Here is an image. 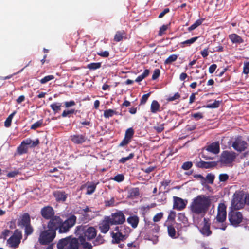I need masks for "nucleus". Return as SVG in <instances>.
Returning a JSON list of instances; mask_svg holds the SVG:
<instances>
[{"mask_svg":"<svg viewBox=\"0 0 249 249\" xmlns=\"http://www.w3.org/2000/svg\"><path fill=\"white\" fill-rule=\"evenodd\" d=\"M212 203V197L204 195L194 198L190 205L191 212L195 214L204 215L206 213Z\"/></svg>","mask_w":249,"mask_h":249,"instance_id":"nucleus-1","label":"nucleus"},{"mask_svg":"<svg viewBox=\"0 0 249 249\" xmlns=\"http://www.w3.org/2000/svg\"><path fill=\"white\" fill-rule=\"evenodd\" d=\"M217 215L216 218L214 226L216 228H219L222 230H225L226 226L222 223L225 220L227 216L226 206L223 203H221L219 204L217 210Z\"/></svg>","mask_w":249,"mask_h":249,"instance_id":"nucleus-2","label":"nucleus"},{"mask_svg":"<svg viewBox=\"0 0 249 249\" xmlns=\"http://www.w3.org/2000/svg\"><path fill=\"white\" fill-rule=\"evenodd\" d=\"M79 243L75 238H66L59 241L57 244L59 249H78Z\"/></svg>","mask_w":249,"mask_h":249,"instance_id":"nucleus-3","label":"nucleus"},{"mask_svg":"<svg viewBox=\"0 0 249 249\" xmlns=\"http://www.w3.org/2000/svg\"><path fill=\"white\" fill-rule=\"evenodd\" d=\"M55 236V231L48 229L40 233L38 241L42 245H47L51 242Z\"/></svg>","mask_w":249,"mask_h":249,"instance_id":"nucleus-4","label":"nucleus"},{"mask_svg":"<svg viewBox=\"0 0 249 249\" xmlns=\"http://www.w3.org/2000/svg\"><path fill=\"white\" fill-rule=\"evenodd\" d=\"M197 226L200 232L204 236H209L212 232L210 229V222L208 219L205 218H202L197 223Z\"/></svg>","mask_w":249,"mask_h":249,"instance_id":"nucleus-5","label":"nucleus"},{"mask_svg":"<svg viewBox=\"0 0 249 249\" xmlns=\"http://www.w3.org/2000/svg\"><path fill=\"white\" fill-rule=\"evenodd\" d=\"M21 238V231L18 230H15L14 234L9 239H8L7 244L9 245V246L11 248H17L20 243Z\"/></svg>","mask_w":249,"mask_h":249,"instance_id":"nucleus-6","label":"nucleus"},{"mask_svg":"<svg viewBox=\"0 0 249 249\" xmlns=\"http://www.w3.org/2000/svg\"><path fill=\"white\" fill-rule=\"evenodd\" d=\"M228 217L231 225L234 227L238 226L243 220L242 213L237 211H231L229 213Z\"/></svg>","mask_w":249,"mask_h":249,"instance_id":"nucleus-7","label":"nucleus"},{"mask_svg":"<svg viewBox=\"0 0 249 249\" xmlns=\"http://www.w3.org/2000/svg\"><path fill=\"white\" fill-rule=\"evenodd\" d=\"M109 218L111 225L122 224L125 220L124 213L121 212H117L112 213L110 216H107Z\"/></svg>","mask_w":249,"mask_h":249,"instance_id":"nucleus-8","label":"nucleus"},{"mask_svg":"<svg viewBox=\"0 0 249 249\" xmlns=\"http://www.w3.org/2000/svg\"><path fill=\"white\" fill-rule=\"evenodd\" d=\"M235 157L234 153L224 151L221 155L220 161L222 164L227 165L231 163L234 160Z\"/></svg>","mask_w":249,"mask_h":249,"instance_id":"nucleus-9","label":"nucleus"},{"mask_svg":"<svg viewBox=\"0 0 249 249\" xmlns=\"http://www.w3.org/2000/svg\"><path fill=\"white\" fill-rule=\"evenodd\" d=\"M76 217L74 215L70 216L63 224L59 230L60 233H64L67 232L70 228L72 227L75 223Z\"/></svg>","mask_w":249,"mask_h":249,"instance_id":"nucleus-10","label":"nucleus"},{"mask_svg":"<svg viewBox=\"0 0 249 249\" xmlns=\"http://www.w3.org/2000/svg\"><path fill=\"white\" fill-rule=\"evenodd\" d=\"M244 195L241 194H235L232 200V207L235 209H239L243 207L244 201L243 200Z\"/></svg>","mask_w":249,"mask_h":249,"instance_id":"nucleus-11","label":"nucleus"},{"mask_svg":"<svg viewBox=\"0 0 249 249\" xmlns=\"http://www.w3.org/2000/svg\"><path fill=\"white\" fill-rule=\"evenodd\" d=\"M62 224L63 220L59 216H55L49 222L48 228L55 231V230L58 228H59V230H60Z\"/></svg>","mask_w":249,"mask_h":249,"instance_id":"nucleus-12","label":"nucleus"},{"mask_svg":"<svg viewBox=\"0 0 249 249\" xmlns=\"http://www.w3.org/2000/svg\"><path fill=\"white\" fill-rule=\"evenodd\" d=\"M124 229V226L116 227L114 231L112 232V237L113 238V242L117 243H119L120 241L123 240L124 235L123 234L122 231Z\"/></svg>","mask_w":249,"mask_h":249,"instance_id":"nucleus-13","label":"nucleus"},{"mask_svg":"<svg viewBox=\"0 0 249 249\" xmlns=\"http://www.w3.org/2000/svg\"><path fill=\"white\" fill-rule=\"evenodd\" d=\"M173 200V208L174 209L181 210L186 207L187 202V201H185L182 198L177 196H174Z\"/></svg>","mask_w":249,"mask_h":249,"instance_id":"nucleus-14","label":"nucleus"},{"mask_svg":"<svg viewBox=\"0 0 249 249\" xmlns=\"http://www.w3.org/2000/svg\"><path fill=\"white\" fill-rule=\"evenodd\" d=\"M232 147L234 149L238 151H243L247 147V143L241 139H237L233 143Z\"/></svg>","mask_w":249,"mask_h":249,"instance_id":"nucleus-15","label":"nucleus"},{"mask_svg":"<svg viewBox=\"0 0 249 249\" xmlns=\"http://www.w3.org/2000/svg\"><path fill=\"white\" fill-rule=\"evenodd\" d=\"M110 220L107 216L105 217L104 219L101 222L99 225V229L101 232L106 233L109 230L110 228Z\"/></svg>","mask_w":249,"mask_h":249,"instance_id":"nucleus-16","label":"nucleus"},{"mask_svg":"<svg viewBox=\"0 0 249 249\" xmlns=\"http://www.w3.org/2000/svg\"><path fill=\"white\" fill-rule=\"evenodd\" d=\"M134 134V131L132 128L127 129L125 132V137L122 142L120 143V146H123L128 144Z\"/></svg>","mask_w":249,"mask_h":249,"instance_id":"nucleus-17","label":"nucleus"},{"mask_svg":"<svg viewBox=\"0 0 249 249\" xmlns=\"http://www.w3.org/2000/svg\"><path fill=\"white\" fill-rule=\"evenodd\" d=\"M96 231L93 227H89L84 231V240H89L95 237Z\"/></svg>","mask_w":249,"mask_h":249,"instance_id":"nucleus-18","label":"nucleus"},{"mask_svg":"<svg viewBox=\"0 0 249 249\" xmlns=\"http://www.w3.org/2000/svg\"><path fill=\"white\" fill-rule=\"evenodd\" d=\"M42 216L46 219H50L54 214V212L53 208L47 206L44 207L41 210Z\"/></svg>","mask_w":249,"mask_h":249,"instance_id":"nucleus-19","label":"nucleus"},{"mask_svg":"<svg viewBox=\"0 0 249 249\" xmlns=\"http://www.w3.org/2000/svg\"><path fill=\"white\" fill-rule=\"evenodd\" d=\"M71 140L74 143L80 144L84 142L86 138L82 135H74L71 136Z\"/></svg>","mask_w":249,"mask_h":249,"instance_id":"nucleus-20","label":"nucleus"},{"mask_svg":"<svg viewBox=\"0 0 249 249\" xmlns=\"http://www.w3.org/2000/svg\"><path fill=\"white\" fill-rule=\"evenodd\" d=\"M207 150L213 154H217L219 152L220 147L218 142H214L210 144L207 148Z\"/></svg>","mask_w":249,"mask_h":249,"instance_id":"nucleus-21","label":"nucleus"},{"mask_svg":"<svg viewBox=\"0 0 249 249\" xmlns=\"http://www.w3.org/2000/svg\"><path fill=\"white\" fill-rule=\"evenodd\" d=\"M30 217L27 213H24L20 217V220L19 222V225L25 226L30 224Z\"/></svg>","mask_w":249,"mask_h":249,"instance_id":"nucleus-22","label":"nucleus"},{"mask_svg":"<svg viewBox=\"0 0 249 249\" xmlns=\"http://www.w3.org/2000/svg\"><path fill=\"white\" fill-rule=\"evenodd\" d=\"M54 196L57 201H64L67 198V195L65 192L61 191H56L54 193Z\"/></svg>","mask_w":249,"mask_h":249,"instance_id":"nucleus-23","label":"nucleus"},{"mask_svg":"<svg viewBox=\"0 0 249 249\" xmlns=\"http://www.w3.org/2000/svg\"><path fill=\"white\" fill-rule=\"evenodd\" d=\"M229 38L233 43L240 44L243 42L242 38L236 34H232L229 36Z\"/></svg>","mask_w":249,"mask_h":249,"instance_id":"nucleus-24","label":"nucleus"},{"mask_svg":"<svg viewBox=\"0 0 249 249\" xmlns=\"http://www.w3.org/2000/svg\"><path fill=\"white\" fill-rule=\"evenodd\" d=\"M127 222L133 228H136L139 222V218L136 216H130L127 219Z\"/></svg>","mask_w":249,"mask_h":249,"instance_id":"nucleus-25","label":"nucleus"},{"mask_svg":"<svg viewBox=\"0 0 249 249\" xmlns=\"http://www.w3.org/2000/svg\"><path fill=\"white\" fill-rule=\"evenodd\" d=\"M27 146L34 147L39 143L38 140L36 139L35 141H33L30 139H26L22 142Z\"/></svg>","mask_w":249,"mask_h":249,"instance_id":"nucleus-26","label":"nucleus"},{"mask_svg":"<svg viewBox=\"0 0 249 249\" xmlns=\"http://www.w3.org/2000/svg\"><path fill=\"white\" fill-rule=\"evenodd\" d=\"M139 195V190L137 188H132L129 190L128 196L131 198L135 197Z\"/></svg>","mask_w":249,"mask_h":249,"instance_id":"nucleus-27","label":"nucleus"},{"mask_svg":"<svg viewBox=\"0 0 249 249\" xmlns=\"http://www.w3.org/2000/svg\"><path fill=\"white\" fill-rule=\"evenodd\" d=\"M160 105L157 101H152L151 105V111L152 113H156L160 110Z\"/></svg>","mask_w":249,"mask_h":249,"instance_id":"nucleus-28","label":"nucleus"},{"mask_svg":"<svg viewBox=\"0 0 249 249\" xmlns=\"http://www.w3.org/2000/svg\"><path fill=\"white\" fill-rule=\"evenodd\" d=\"M197 37H193L190 39L181 42L180 45L182 47L189 46L191 44L194 43L197 39Z\"/></svg>","mask_w":249,"mask_h":249,"instance_id":"nucleus-29","label":"nucleus"},{"mask_svg":"<svg viewBox=\"0 0 249 249\" xmlns=\"http://www.w3.org/2000/svg\"><path fill=\"white\" fill-rule=\"evenodd\" d=\"M168 233L169 236L172 238H176L178 237L176 230L172 226H168Z\"/></svg>","mask_w":249,"mask_h":249,"instance_id":"nucleus-30","label":"nucleus"},{"mask_svg":"<svg viewBox=\"0 0 249 249\" xmlns=\"http://www.w3.org/2000/svg\"><path fill=\"white\" fill-rule=\"evenodd\" d=\"M28 147L23 142H21L20 145L18 148V152L19 154H22L27 152Z\"/></svg>","mask_w":249,"mask_h":249,"instance_id":"nucleus-31","label":"nucleus"},{"mask_svg":"<svg viewBox=\"0 0 249 249\" xmlns=\"http://www.w3.org/2000/svg\"><path fill=\"white\" fill-rule=\"evenodd\" d=\"M149 73L148 70H145L144 72L140 75H139L135 80L136 82H139L142 81L144 78L147 77Z\"/></svg>","mask_w":249,"mask_h":249,"instance_id":"nucleus-32","label":"nucleus"},{"mask_svg":"<svg viewBox=\"0 0 249 249\" xmlns=\"http://www.w3.org/2000/svg\"><path fill=\"white\" fill-rule=\"evenodd\" d=\"M178 58V55L176 54H172L169 56L165 61V64H170L173 62L175 61Z\"/></svg>","mask_w":249,"mask_h":249,"instance_id":"nucleus-33","label":"nucleus"},{"mask_svg":"<svg viewBox=\"0 0 249 249\" xmlns=\"http://www.w3.org/2000/svg\"><path fill=\"white\" fill-rule=\"evenodd\" d=\"M61 104L59 103H55L51 105V108L55 112L59 111L61 109Z\"/></svg>","mask_w":249,"mask_h":249,"instance_id":"nucleus-34","label":"nucleus"},{"mask_svg":"<svg viewBox=\"0 0 249 249\" xmlns=\"http://www.w3.org/2000/svg\"><path fill=\"white\" fill-rule=\"evenodd\" d=\"M100 63H91L87 65V68L91 70H96L101 67Z\"/></svg>","mask_w":249,"mask_h":249,"instance_id":"nucleus-35","label":"nucleus"},{"mask_svg":"<svg viewBox=\"0 0 249 249\" xmlns=\"http://www.w3.org/2000/svg\"><path fill=\"white\" fill-rule=\"evenodd\" d=\"M84 212L86 213V215L89 216V219H92L95 215V213L89 208L87 207L84 209Z\"/></svg>","mask_w":249,"mask_h":249,"instance_id":"nucleus-36","label":"nucleus"},{"mask_svg":"<svg viewBox=\"0 0 249 249\" xmlns=\"http://www.w3.org/2000/svg\"><path fill=\"white\" fill-rule=\"evenodd\" d=\"M202 20L201 19H198L196 20L193 25L190 26L188 28L189 31H192L195 29L198 26L202 24Z\"/></svg>","mask_w":249,"mask_h":249,"instance_id":"nucleus-37","label":"nucleus"},{"mask_svg":"<svg viewBox=\"0 0 249 249\" xmlns=\"http://www.w3.org/2000/svg\"><path fill=\"white\" fill-rule=\"evenodd\" d=\"M15 114V112H13L11 114H10L8 117L7 118L6 121H5V126L7 127H9L11 125L12 119Z\"/></svg>","mask_w":249,"mask_h":249,"instance_id":"nucleus-38","label":"nucleus"},{"mask_svg":"<svg viewBox=\"0 0 249 249\" xmlns=\"http://www.w3.org/2000/svg\"><path fill=\"white\" fill-rule=\"evenodd\" d=\"M96 188V185L94 184H92L87 187V190L86 194L90 195L94 192Z\"/></svg>","mask_w":249,"mask_h":249,"instance_id":"nucleus-39","label":"nucleus"},{"mask_svg":"<svg viewBox=\"0 0 249 249\" xmlns=\"http://www.w3.org/2000/svg\"><path fill=\"white\" fill-rule=\"evenodd\" d=\"M115 111L111 109L106 110L104 113V116L106 118H109L112 117L114 114Z\"/></svg>","mask_w":249,"mask_h":249,"instance_id":"nucleus-40","label":"nucleus"},{"mask_svg":"<svg viewBox=\"0 0 249 249\" xmlns=\"http://www.w3.org/2000/svg\"><path fill=\"white\" fill-rule=\"evenodd\" d=\"M54 76L53 75H48L44 77L43 78L40 80V83L41 84H45L46 82L53 80L54 79Z\"/></svg>","mask_w":249,"mask_h":249,"instance_id":"nucleus-41","label":"nucleus"},{"mask_svg":"<svg viewBox=\"0 0 249 249\" xmlns=\"http://www.w3.org/2000/svg\"><path fill=\"white\" fill-rule=\"evenodd\" d=\"M220 105V102L219 101H214L212 104H209L207 105L206 107L208 108H216L219 107Z\"/></svg>","mask_w":249,"mask_h":249,"instance_id":"nucleus-42","label":"nucleus"},{"mask_svg":"<svg viewBox=\"0 0 249 249\" xmlns=\"http://www.w3.org/2000/svg\"><path fill=\"white\" fill-rule=\"evenodd\" d=\"M111 179L117 182H120L124 180V176L122 174H118Z\"/></svg>","mask_w":249,"mask_h":249,"instance_id":"nucleus-43","label":"nucleus"},{"mask_svg":"<svg viewBox=\"0 0 249 249\" xmlns=\"http://www.w3.org/2000/svg\"><path fill=\"white\" fill-rule=\"evenodd\" d=\"M134 157V154L133 153H130L128 156L126 157H124V158H121L120 160H119V162H121V163H124L126 161L128 160H129L133 158Z\"/></svg>","mask_w":249,"mask_h":249,"instance_id":"nucleus-44","label":"nucleus"},{"mask_svg":"<svg viewBox=\"0 0 249 249\" xmlns=\"http://www.w3.org/2000/svg\"><path fill=\"white\" fill-rule=\"evenodd\" d=\"M215 165V164L213 162H202L201 163V166L206 168L213 167Z\"/></svg>","mask_w":249,"mask_h":249,"instance_id":"nucleus-45","label":"nucleus"},{"mask_svg":"<svg viewBox=\"0 0 249 249\" xmlns=\"http://www.w3.org/2000/svg\"><path fill=\"white\" fill-rule=\"evenodd\" d=\"M42 124V121L41 120L38 121L35 123L33 124L31 126L32 129H36L39 127Z\"/></svg>","mask_w":249,"mask_h":249,"instance_id":"nucleus-46","label":"nucleus"},{"mask_svg":"<svg viewBox=\"0 0 249 249\" xmlns=\"http://www.w3.org/2000/svg\"><path fill=\"white\" fill-rule=\"evenodd\" d=\"M24 227L25 228V232L27 235H30L33 232V229L30 224L25 226Z\"/></svg>","mask_w":249,"mask_h":249,"instance_id":"nucleus-47","label":"nucleus"},{"mask_svg":"<svg viewBox=\"0 0 249 249\" xmlns=\"http://www.w3.org/2000/svg\"><path fill=\"white\" fill-rule=\"evenodd\" d=\"M123 38V34L120 32H117L114 36V40L117 42L121 41Z\"/></svg>","mask_w":249,"mask_h":249,"instance_id":"nucleus-48","label":"nucleus"},{"mask_svg":"<svg viewBox=\"0 0 249 249\" xmlns=\"http://www.w3.org/2000/svg\"><path fill=\"white\" fill-rule=\"evenodd\" d=\"M192 165L193 164L191 162H186L182 164V168L184 170H188L192 167Z\"/></svg>","mask_w":249,"mask_h":249,"instance_id":"nucleus-49","label":"nucleus"},{"mask_svg":"<svg viewBox=\"0 0 249 249\" xmlns=\"http://www.w3.org/2000/svg\"><path fill=\"white\" fill-rule=\"evenodd\" d=\"M163 213H159L156 214L153 217V221L155 222L159 221L163 217Z\"/></svg>","mask_w":249,"mask_h":249,"instance_id":"nucleus-50","label":"nucleus"},{"mask_svg":"<svg viewBox=\"0 0 249 249\" xmlns=\"http://www.w3.org/2000/svg\"><path fill=\"white\" fill-rule=\"evenodd\" d=\"M229 178V176L226 174H221L219 176V180L221 182L226 181Z\"/></svg>","mask_w":249,"mask_h":249,"instance_id":"nucleus-51","label":"nucleus"},{"mask_svg":"<svg viewBox=\"0 0 249 249\" xmlns=\"http://www.w3.org/2000/svg\"><path fill=\"white\" fill-rule=\"evenodd\" d=\"M214 177L211 174H209L207 175L205 181L207 180L209 183L212 184L213 183Z\"/></svg>","mask_w":249,"mask_h":249,"instance_id":"nucleus-52","label":"nucleus"},{"mask_svg":"<svg viewBox=\"0 0 249 249\" xmlns=\"http://www.w3.org/2000/svg\"><path fill=\"white\" fill-rule=\"evenodd\" d=\"M19 174L18 170H14L7 174V177L9 178H13Z\"/></svg>","mask_w":249,"mask_h":249,"instance_id":"nucleus-53","label":"nucleus"},{"mask_svg":"<svg viewBox=\"0 0 249 249\" xmlns=\"http://www.w3.org/2000/svg\"><path fill=\"white\" fill-rule=\"evenodd\" d=\"M160 71L159 69H155L152 75V79L155 80L157 79L160 75Z\"/></svg>","mask_w":249,"mask_h":249,"instance_id":"nucleus-54","label":"nucleus"},{"mask_svg":"<svg viewBox=\"0 0 249 249\" xmlns=\"http://www.w3.org/2000/svg\"><path fill=\"white\" fill-rule=\"evenodd\" d=\"M154 128L158 132H161L164 129V124H160L154 127Z\"/></svg>","mask_w":249,"mask_h":249,"instance_id":"nucleus-55","label":"nucleus"},{"mask_svg":"<svg viewBox=\"0 0 249 249\" xmlns=\"http://www.w3.org/2000/svg\"><path fill=\"white\" fill-rule=\"evenodd\" d=\"M97 54L102 57H107L109 55V53L108 51H102L100 52H98Z\"/></svg>","mask_w":249,"mask_h":249,"instance_id":"nucleus-56","label":"nucleus"},{"mask_svg":"<svg viewBox=\"0 0 249 249\" xmlns=\"http://www.w3.org/2000/svg\"><path fill=\"white\" fill-rule=\"evenodd\" d=\"M149 95H150V93H147V94L143 95L141 99V104H145L146 103V102L147 101Z\"/></svg>","mask_w":249,"mask_h":249,"instance_id":"nucleus-57","label":"nucleus"},{"mask_svg":"<svg viewBox=\"0 0 249 249\" xmlns=\"http://www.w3.org/2000/svg\"><path fill=\"white\" fill-rule=\"evenodd\" d=\"M193 117L196 119V120H198L202 118L203 115L201 113H196L192 115Z\"/></svg>","mask_w":249,"mask_h":249,"instance_id":"nucleus-58","label":"nucleus"},{"mask_svg":"<svg viewBox=\"0 0 249 249\" xmlns=\"http://www.w3.org/2000/svg\"><path fill=\"white\" fill-rule=\"evenodd\" d=\"M74 109H71L70 110H68V111L64 110L62 114V116L63 117H65L69 114L73 113L74 112Z\"/></svg>","mask_w":249,"mask_h":249,"instance_id":"nucleus-59","label":"nucleus"},{"mask_svg":"<svg viewBox=\"0 0 249 249\" xmlns=\"http://www.w3.org/2000/svg\"><path fill=\"white\" fill-rule=\"evenodd\" d=\"M65 106L66 107H69L73 106L75 105V103L73 101H71L69 102H65Z\"/></svg>","mask_w":249,"mask_h":249,"instance_id":"nucleus-60","label":"nucleus"},{"mask_svg":"<svg viewBox=\"0 0 249 249\" xmlns=\"http://www.w3.org/2000/svg\"><path fill=\"white\" fill-rule=\"evenodd\" d=\"M217 68V66L216 64L212 65L209 68V72L210 73H213L215 71Z\"/></svg>","mask_w":249,"mask_h":249,"instance_id":"nucleus-61","label":"nucleus"},{"mask_svg":"<svg viewBox=\"0 0 249 249\" xmlns=\"http://www.w3.org/2000/svg\"><path fill=\"white\" fill-rule=\"evenodd\" d=\"M10 231L8 230H4L2 233L1 238H3L4 239H6V237L9 235L10 233Z\"/></svg>","mask_w":249,"mask_h":249,"instance_id":"nucleus-62","label":"nucleus"},{"mask_svg":"<svg viewBox=\"0 0 249 249\" xmlns=\"http://www.w3.org/2000/svg\"><path fill=\"white\" fill-rule=\"evenodd\" d=\"M105 203H106V205L107 206H113L114 203V199L113 198H111L109 200L106 201Z\"/></svg>","mask_w":249,"mask_h":249,"instance_id":"nucleus-63","label":"nucleus"},{"mask_svg":"<svg viewBox=\"0 0 249 249\" xmlns=\"http://www.w3.org/2000/svg\"><path fill=\"white\" fill-rule=\"evenodd\" d=\"M180 97V95L178 93H176L174 94L173 96H171L169 98V101H174L176 99H178Z\"/></svg>","mask_w":249,"mask_h":249,"instance_id":"nucleus-64","label":"nucleus"}]
</instances>
